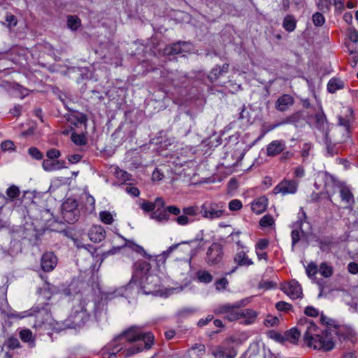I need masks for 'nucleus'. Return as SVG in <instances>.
Segmentation results:
<instances>
[{"mask_svg": "<svg viewBox=\"0 0 358 358\" xmlns=\"http://www.w3.org/2000/svg\"><path fill=\"white\" fill-rule=\"evenodd\" d=\"M294 103V98L287 94H285L277 99L275 103V108L280 111L285 112L289 109Z\"/></svg>", "mask_w": 358, "mask_h": 358, "instance_id": "18", "label": "nucleus"}, {"mask_svg": "<svg viewBox=\"0 0 358 358\" xmlns=\"http://www.w3.org/2000/svg\"><path fill=\"white\" fill-rule=\"evenodd\" d=\"M57 264V258L53 252H45L41 259V267L45 272L52 271Z\"/></svg>", "mask_w": 358, "mask_h": 358, "instance_id": "14", "label": "nucleus"}, {"mask_svg": "<svg viewBox=\"0 0 358 358\" xmlns=\"http://www.w3.org/2000/svg\"><path fill=\"white\" fill-rule=\"evenodd\" d=\"M111 171L122 182H125L130 180L131 175L126 171L120 169L118 166L111 167Z\"/></svg>", "mask_w": 358, "mask_h": 358, "instance_id": "27", "label": "nucleus"}, {"mask_svg": "<svg viewBox=\"0 0 358 358\" xmlns=\"http://www.w3.org/2000/svg\"><path fill=\"white\" fill-rule=\"evenodd\" d=\"M288 117L289 119L290 124L296 125L300 122L301 120L303 119V113L301 111H297Z\"/></svg>", "mask_w": 358, "mask_h": 358, "instance_id": "38", "label": "nucleus"}, {"mask_svg": "<svg viewBox=\"0 0 358 358\" xmlns=\"http://www.w3.org/2000/svg\"><path fill=\"white\" fill-rule=\"evenodd\" d=\"M222 72L220 71V66H216L214 67L208 75V78L213 82L217 80L220 75H222Z\"/></svg>", "mask_w": 358, "mask_h": 358, "instance_id": "41", "label": "nucleus"}, {"mask_svg": "<svg viewBox=\"0 0 358 358\" xmlns=\"http://www.w3.org/2000/svg\"><path fill=\"white\" fill-rule=\"evenodd\" d=\"M296 22L292 15H287L284 18L282 26L287 31H292L296 28Z\"/></svg>", "mask_w": 358, "mask_h": 358, "instance_id": "31", "label": "nucleus"}, {"mask_svg": "<svg viewBox=\"0 0 358 358\" xmlns=\"http://www.w3.org/2000/svg\"><path fill=\"white\" fill-rule=\"evenodd\" d=\"M286 148V143L282 140L272 141L266 147V155L268 157H275L282 152Z\"/></svg>", "mask_w": 358, "mask_h": 358, "instance_id": "16", "label": "nucleus"}, {"mask_svg": "<svg viewBox=\"0 0 358 358\" xmlns=\"http://www.w3.org/2000/svg\"><path fill=\"white\" fill-rule=\"evenodd\" d=\"M268 245V241L266 239H261L258 241L256 245V250H263L266 249Z\"/></svg>", "mask_w": 358, "mask_h": 358, "instance_id": "60", "label": "nucleus"}, {"mask_svg": "<svg viewBox=\"0 0 358 358\" xmlns=\"http://www.w3.org/2000/svg\"><path fill=\"white\" fill-rule=\"evenodd\" d=\"M6 22L8 27H15L17 24V18L12 14H7L6 16Z\"/></svg>", "mask_w": 358, "mask_h": 358, "instance_id": "56", "label": "nucleus"}, {"mask_svg": "<svg viewBox=\"0 0 358 358\" xmlns=\"http://www.w3.org/2000/svg\"><path fill=\"white\" fill-rule=\"evenodd\" d=\"M142 209L145 212L153 211L155 208V204L149 201H144L141 204Z\"/></svg>", "mask_w": 358, "mask_h": 358, "instance_id": "58", "label": "nucleus"}, {"mask_svg": "<svg viewBox=\"0 0 358 358\" xmlns=\"http://www.w3.org/2000/svg\"><path fill=\"white\" fill-rule=\"evenodd\" d=\"M13 147L14 143L10 141H6L1 145V148L3 151L11 150L13 149Z\"/></svg>", "mask_w": 358, "mask_h": 358, "instance_id": "63", "label": "nucleus"}, {"mask_svg": "<svg viewBox=\"0 0 358 358\" xmlns=\"http://www.w3.org/2000/svg\"><path fill=\"white\" fill-rule=\"evenodd\" d=\"M242 206V202L238 199H233L229 203V208L231 211L238 210Z\"/></svg>", "mask_w": 358, "mask_h": 358, "instance_id": "47", "label": "nucleus"}, {"mask_svg": "<svg viewBox=\"0 0 358 358\" xmlns=\"http://www.w3.org/2000/svg\"><path fill=\"white\" fill-rule=\"evenodd\" d=\"M34 315L36 317V322L38 326L45 324V323L50 324L51 315L50 310L46 306L45 307L38 308V306L34 308L32 310L29 311L22 312L20 313L14 312L9 315L10 317L12 318H24L25 317Z\"/></svg>", "mask_w": 358, "mask_h": 358, "instance_id": "5", "label": "nucleus"}, {"mask_svg": "<svg viewBox=\"0 0 358 358\" xmlns=\"http://www.w3.org/2000/svg\"><path fill=\"white\" fill-rule=\"evenodd\" d=\"M324 17L320 13H315L313 15V22L315 26H322L324 23Z\"/></svg>", "mask_w": 358, "mask_h": 358, "instance_id": "42", "label": "nucleus"}, {"mask_svg": "<svg viewBox=\"0 0 358 358\" xmlns=\"http://www.w3.org/2000/svg\"><path fill=\"white\" fill-rule=\"evenodd\" d=\"M343 87V83L339 79L332 78L327 85V90L330 93H334L336 90Z\"/></svg>", "mask_w": 358, "mask_h": 358, "instance_id": "30", "label": "nucleus"}, {"mask_svg": "<svg viewBox=\"0 0 358 358\" xmlns=\"http://www.w3.org/2000/svg\"><path fill=\"white\" fill-rule=\"evenodd\" d=\"M315 329V323L303 317L299 320L296 327L286 331L285 336L287 341L292 343H296L299 341L300 335L303 334V341L308 345L309 336L313 335Z\"/></svg>", "mask_w": 358, "mask_h": 358, "instance_id": "3", "label": "nucleus"}, {"mask_svg": "<svg viewBox=\"0 0 358 358\" xmlns=\"http://www.w3.org/2000/svg\"><path fill=\"white\" fill-rule=\"evenodd\" d=\"M302 216L303 217V220L301 219L300 224H299V229L300 231L298 229H294L292 230L291 233V237H292V250H294V248L295 245L299 243V241L301 239V236L305 235V231L303 229V226L305 223H306V215L304 211H302ZM307 224L309 225V224L307 222Z\"/></svg>", "mask_w": 358, "mask_h": 358, "instance_id": "20", "label": "nucleus"}, {"mask_svg": "<svg viewBox=\"0 0 358 358\" xmlns=\"http://www.w3.org/2000/svg\"><path fill=\"white\" fill-rule=\"evenodd\" d=\"M174 220L179 225H181V226L187 225L194 221L193 219H191L190 217H189L184 213H182V215L180 214L176 218H175Z\"/></svg>", "mask_w": 358, "mask_h": 358, "instance_id": "35", "label": "nucleus"}, {"mask_svg": "<svg viewBox=\"0 0 358 358\" xmlns=\"http://www.w3.org/2000/svg\"><path fill=\"white\" fill-rule=\"evenodd\" d=\"M294 176L295 178H301L305 176V169L302 166H299L294 169Z\"/></svg>", "mask_w": 358, "mask_h": 358, "instance_id": "59", "label": "nucleus"}, {"mask_svg": "<svg viewBox=\"0 0 358 358\" xmlns=\"http://www.w3.org/2000/svg\"><path fill=\"white\" fill-rule=\"evenodd\" d=\"M80 24V20L77 16L70 15L68 17L67 25L71 30H76Z\"/></svg>", "mask_w": 358, "mask_h": 358, "instance_id": "34", "label": "nucleus"}, {"mask_svg": "<svg viewBox=\"0 0 358 358\" xmlns=\"http://www.w3.org/2000/svg\"><path fill=\"white\" fill-rule=\"evenodd\" d=\"M310 148H311V144H310V143H305L303 145V149L301 150V156L303 158V161H305L306 159L308 157V155H309V150H310Z\"/></svg>", "mask_w": 358, "mask_h": 358, "instance_id": "62", "label": "nucleus"}, {"mask_svg": "<svg viewBox=\"0 0 358 358\" xmlns=\"http://www.w3.org/2000/svg\"><path fill=\"white\" fill-rule=\"evenodd\" d=\"M140 289L144 294H161L159 289V278L156 275H149L138 283Z\"/></svg>", "mask_w": 358, "mask_h": 358, "instance_id": "8", "label": "nucleus"}, {"mask_svg": "<svg viewBox=\"0 0 358 358\" xmlns=\"http://www.w3.org/2000/svg\"><path fill=\"white\" fill-rule=\"evenodd\" d=\"M200 213L201 215L208 220L222 217L225 213V204L223 202H205L201 206Z\"/></svg>", "mask_w": 358, "mask_h": 358, "instance_id": "6", "label": "nucleus"}, {"mask_svg": "<svg viewBox=\"0 0 358 358\" xmlns=\"http://www.w3.org/2000/svg\"><path fill=\"white\" fill-rule=\"evenodd\" d=\"M234 262L236 264V266L230 272L227 273L229 275L235 272L238 266H249L253 264L252 259L247 255V252L244 250H241L236 253L234 257Z\"/></svg>", "mask_w": 358, "mask_h": 358, "instance_id": "17", "label": "nucleus"}, {"mask_svg": "<svg viewBox=\"0 0 358 358\" xmlns=\"http://www.w3.org/2000/svg\"><path fill=\"white\" fill-rule=\"evenodd\" d=\"M28 152L34 159L36 160H40L43 158L42 153L38 148L35 147L30 148L28 150Z\"/></svg>", "mask_w": 358, "mask_h": 358, "instance_id": "48", "label": "nucleus"}, {"mask_svg": "<svg viewBox=\"0 0 358 358\" xmlns=\"http://www.w3.org/2000/svg\"><path fill=\"white\" fill-rule=\"evenodd\" d=\"M88 236L92 241L99 243L105 238L106 231L103 227L94 225L90 229Z\"/></svg>", "mask_w": 358, "mask_h": 358, "instance_id": "22", "label": "nucleus"}, {"mask_svg": "<svg viewBox=\"0 0 358 358\" xmlns=\"http://www.w3.org/2000/svg\"><path fill=\"white\" fill-rule=\"evenodd\" d=\"M259 287L266 289H273L276 287V283L273 281L262 280L259 283Z\"/></svg>", "mask_w": 358, "mask_h": 358, "instance_id": "54", "label": "nucleus"}, {"mask_svg": "<svg viewBox=\"0 0 358 358\" xmlns=\"http://www.w3.org/2000/svg\"><path fill=\"white\" fill-rule=\"evenodd\" d=\"M222 247L217 243H213L208 249L206 261L209 265H215L222 259Z\"/></svg>", "mask_w": 358, "mask_h": 358, "instance_id": "11", "label": "nucleus"}, {"mask_svg": "<svg viewBox=\"0 0 358 358\" xmlns=\"http://www.w3.org/2000/svg\"><path fill=\"white\" fill-rule=\"evenodd\" d=\"M308 276L313 279L316 273L319 271L318 267L316 264L311 262L306 268Z\"/></svg>", "mask_w": 358, "mask_h": 358, "instance_id": "36", "label": "nucleus"}, {"mask_svg": "<svg viewBox=\"0 0 358 358\" xmlns=\"http://www.w3.org/2000/svg\"><path fill=\"white\" fill-rule=\"evenodd\" d=\"M212 355L215 358H235L237 355V351L233 346L218 345L212 352Z\"/></svg>", "mask_w": 358, "mask_h": 358, "instance_id": "15", "label": "nucleus"}, {"mask_svg": "<svg viewBox=\"0 0 358 358\" xmlns=\"http://www.w3.org/2000/svg\"><path fill=\"white\" fill-rule=\"evenodd\" d=\"M85 301H81L79 306L74 308L70 315V320L73 327H79L84 324L89 318L88 310L86 308Z\"/></svg>", "mask_w": 358, "mask_h": 358, "instance_id": "10", "label": "nucleus"}, {"mask_svg": "<svg viewBox=\"0 0 358 358\" xmlns=\"http://www.w3.org/2000/svg\"><path fill=\"white\" fill-rule=\"evenodd\" d=\"M273 218L270 215H266L260 220V225L263 227H270L273 224Z\"/></svg>", "mask_w": 358, "mask_h": 358, "instance_id": "40", "label": "nucleus"}, {"mask_svg": "<svg viewBox=\"0 0 358 358\" xmlns=\"http://www.w3.org/2000/svg\"><path fill=\"white\" fill-rule=\"evenodd\" d=\"M191 50V45L187 42H178L173 43L165 49L168 55H177L182 52H187Z\"/></svg>", "mask_w": 358, "mask_h": 358, "instance_id": "19", "label": "nucleus"}, {"mask_svg": "<svg viewBox=\"0 0 358 358\" xmlns=\"http://www.w3.org/2000/svg\"><path fill=\"white\" fill-rule=\"evenodd\" d=\"M275 308L280 311H288L292 309V306L291 304L285 301H279L275 304Z\"/></svg>", "mask_w": 358, "mask_h": 358, "instance_id": "49", "label": "nucleus"}, {"mask_svg": "<svg viewBox=\"0 0 358 358\" xmlns=\"http://www.w3.org/2000/svg\"><path fill=\"white\" fill-rule=\"evenodd\" d=\"M203 241V238L202 237L199 238V236H197L196 238L189 241H182L180 243L173 244V245H171L166 250H165L162 252L163 255L168 258L173 251L177 250L180 246V245L192 244V243H196V241Z\"/></svg>", "mask_w": 358, "mask_h": 358, "instance_id": "28", "label": "nucleus"}, {"mask_svg": "<svg viewBox=\"0 0 358 358\" xmlns=\"http://www.w3.org/2000/svg\"><path fill=\"white\" fill-rule=\"evenodd\" d=\"M241 318H248L250 320H252L256 317V313L251 309H241Z\"/></svg>", "mask_w": 358, "mask_h": 358, "instance_id": "46", "label": "nucleus"}, {"mask_svg": "<svg viewBox=\"0 0 358 358\" xmlns=\"http://www.w3.org/2000/svg\"><path fill=\"white\" fill-rule=\"evenodd\" d=\"M46 155L48 158V159L56 160L57 158L60 157L61 154L59 150L55 148H52L47 152Z\"/></svg>", "mask_w": 358, "mask_h": 358, "instance_id": "51", "label": "nucleus"}, {"mask_svg": "<svg viewBox=\"0 0 358 358\" xmlns=\"http://www.w3.org/2000/svg\"><path fill=\"white\" fill-rule=\"evenodd\" d=\"M281 289L292 299L300 298L302 296L301 285L295 280L282 285Z\"/></svg>", "mask_w": 358, "mask_h": 358, "instance_id": "13", "label": "nucleus"}, {"mask_svg": "<svg viewBox=\"0 0 358 358\" xmlns=\"http://www.w3.org/2000/svg\"><path fill=\"white\" fill-rule=\"evenodd\" d=\"M304 313L310 317H317L319 315V311L313 306H308L304 310Z\"/></svg>", "mask_w": 358, "mask_h": 358, "instance_id": "57", "label": "nucleus"}, {"mask_svg": "<svg viewBox=\"0 0 358 358\" xmlns=\"http://www.w3.org/2000/svg\"><path fill=\"white\" fill-rule=\"evenodd\" d=\"M331 0H319L317 2V8L322 12H327L330 10Z\"/></svg>", "mask_w": 358, "mask_h": 358, "instance_id": "39", "label": "nucleus"}, {"mask_svg": "<svg viewBox=\"0 0 358 358\" xmlns=\"http://www.w3.org/2000/svg\"><path fill=\"white\" fill-rule=\"evenodd\" d=\"M339 192L341 200L347 205L346 208L352 209L355 203V199L350 189L346 186H343L341 187Z\"/></svg>", "mask_w": 358, "mask_h": 358, "instance_id": "24", "label": "nucleus"}, {"mask_svg": "<svg viewBox=\"0 0 358 358\" xmlns=\"http://www.w3.org/2000/svg\"><path fill=\"white\" fill-rule=\"evenodd\" d=\"M73 242H74V245L78 248H83V249L87 250L91 254L93 253V252L91 251V249L94 250V248H93V247L92 245H85L80 241H79L78 239H74Z\"/></svg>", "mask_w": 358, "mask_h": 358, "instance_id": "55", "label": "nucleus"}, {"mask_svg": "<svg viewBox=\"0 0 358 358\" xmlns=\"http://www.w3.org/2000/svg\"><path fill=\"white\" fill-rule=\"evenodd\" d=\"M348 270L352 274L358 273V264L355 262H350L348 265Z\"/></svg>", "mask_w": 358, "mask_h": 358, "instance_id": "64", "label": "nucleus"}, {"mask_svg": "<svg viewBox=\"0 0 358 358\" xmlns=\"http://www.w3.org/2000/svg\"><path fill=\"white\" fill-rule=\"evenodd\" d=\"M299 186L298 182L294 180H283L276 185L273 192V194H282V195L288 194H295Z\"/></svg>", "mask_w": 358, "mask_h": 358, "instance_id": "12", "label": "nucleus"}, {"mask_svg": "<svg viewBox=\"0 0 358 358\" xmlns=\"http://www.w3.org/2000/svg\"><path fill=\"white\" fill-rule=\"evenodd\" d=\"M196 276L199 282L203 283H210L213 280V275L207 271H199Z\"/></svg>", "mask_w": 358, "mask_h": 358, "instance_id": "32", "label": "nucleus"}, {"mask_svg": "<svg viewBox=\"0 0 358 358\" xmlns=\"http://www.w3.org/2000/svg\"><path fill=\"white\" fill-rule=\"evenodd\" d=\"M315 122L317 128L324 132L325 143L328 146V124L326 116L322 110L315 115Z\"/></svg>", "mask_w": 358, "mask_h": 358, "instance_id": "21", "label": "nucleus"}, {"mask_svg": "<svg viewBox=\"0 0 358 358\" xmlns=\"http://www.w3.org/2000/svg\"><path fill=\"white\" fill-rule=\"evenodd\" d=\"M6 345L8 348L11 350H15L20 348V343L17 338H10L8 339L6 342Z\"/></svg>", "mask_w": 358, "mask_h": 358, "instance_id": "44", "label": "nucleus"}, {"mask_svg": "<svg viewBox=\"0 0 358 358\" xmlns=\"http://www.w3.org/2000/svg\"><path fill=\"white\" fill-rule=\"evenodd\" d=\"M154 341L150 332L143 333L137 327H131L120 334L106 347L108 358H127L143 349H150Z\"/></svg>", "mask_w": 358, "mask_h": 358, "instance_id": "1", "label": "nucleus"}, {"mask_svg": "<svg viewBox=\"0 0 358 358\" xmlns=\"http://www.w3.org/2000/svg\"><path fill=\"white\" fill-rule=\"evenodd\" d=\"M199 209L196 206H188L182 209V213L189 217L196 216L198 214Z\"/></svg>", "mask_w": 358, "mask_h": 358, "instance_id": "45", "label": "nucleus"}, {"mask_svg": "<svg viewBox=\"0 0 358 358\" xmlns=\"http://www.w3.org/2000/svg\"><path fill=\"white\" fill-rule=\"evenodd\" d=\"M134 272L132 275V278L129 283V287H131L133 284H138L140 281L145 279L148 276L149 272L151 269L150 264L143 260L136 262L134 264Z\"/></svg>", "mask_w": 358, "mask_h": 358, "instance_id": "9", "label": "nucleus"}, {"mask_svg": "<svg viewBox=\"0 0 358 358\" xmlns=\"http://www.w3.org/2000/svg\"><path fill=\"white\" fill-rule=\"evenodd\" d=\"M315 331L313 335H310L308 341V346L315 350L329 351L335 345V338L337 331L335 328L327 327L324 330H320L315 324Z\"/></svg>", "mask_w": 358, "mask_h": 358, "instance_id": "2", "label": "nucleus"}, {"mask_svg": "<svg viewBox=\"0 0 358 358\" xmlns=\"http://www.w3.org/2000/svg\"><path fill=\"white\" fill-rule=\"evenodd\" d=\"M319 272L323 277L329 278L333 275V268L324 262L320 264Z\"/></svg>", "mask_w": 358, "mask_h": 358, "instance_id": "33", "label": "nucleus"}, {"mask_svg": "<svg viewBox=\"0 0 358 358\" xmlns=\"http://www.w3.org/2000/svg\"><path fill=\"white\" fill-rule=\"evenodd\" d=\"M99 215L101 221L106 224H110L113 221L112 215L108 211H102Z\"/></svg>", "mask_w": 358, "mask_h": 358, "instance_id": "43", "label": "nucleus"}, {"mask_svg": "<svg viewBox=\"0 0 358 358\" xmlns=\"http://www.w3.org/2000/svg\"><path fill=\"white\" fill-rule=\"evenodd\" d=\"M66 162L63 160H49L45 159L43 162L42 166L45 171H54L66 167Z\"/></svg>", "mask_w": 358, "mask_h": 358, "instance_id": "23", "label": "nucleus"}, {"mask_svg": "<svg viewBox=\"0 0 358 358\" xmlns=\"http://www.w3.org/2000/svg\"><path fill=\"white\" fill-rule=\"evenodd\" d=\"M348 35L350 41L353 43L358 42V31L354 28H350L348 31Z\"/></svg>", "mask_w": 358, "mask_h": 358, "instance_id": "50", "label": "nucleus"}, {"mask_svg": "<svg viewBox=\"0 0 358 358\" xmlns=\"http://www.w3.org/2000/svg\"><path fill=\"white\" fill-rule=\"evenodd\" d=\"M278 318L276 317H268L265 321L264 324L266 327H273L278 322Z\"/></svg>", "mask_w": 358, "mask_h": 358, "instance_id": "61", "label": "nucleus"}, {"mask_svg": "<svg viewBox=\"0 0 358 358\" xmlns=\"http://www.w3.org/2000/svg\"><path fill=\"white\" fill-rule=\"evenodd\" d=\"M71 140L76 145H82L85 143L83 136L76 133L72 134Z\"/></svg>", "mask_w": 358, "mask_h": 358, "instance_id": "52", "label": "nucleus"}, {"mask_svg": "<svg viewBox=\"0 0 358 358\" xmlns=\"http://www.w3.org/2000/svg\"><path fill=\"white\" fill-rule=\"evenodd\" d=\"M229 282L227 278H222L221 279L217 280L215 282V287L217 290L224 289L228 285Z\"/></svg>", "mask_w": 358, "mask_h": 358, "instance_id": "53", "label": "nucleus"}, {"mask_svg": "<svg viewBox=\"0 0 358 358\" xmlns=\"http://www.w3.org/2000/svg\"><path fill=\"white\" fill-rule=\"evenodd\" d=\"M268 205V199L266 196H261L252 203V210L257 214L263 213Z\"/></svg>", "mask_w": 358, "mask_h": 358, "instance_id": "26", "label": "nucleus"}, {"mask_svg": "<svg viewBox=\"0 0 358 358\" xmlns=\"http://www.w3.org/2000/svg\"><path fill=\"white\" fill-rule=\"evenodd\" d=\"M249 302L248 299H243L234 303H226L220 306L215 310L216 314H224L229 321H235L241 318V308L245 306Z\"/></svg>", "mask_w": 358, "mask_h": 358, "instance_id": "4", "label": "nucleus"}, {"mask_svg": "<svg viewBox=\"0 0 358 358\" xmlns=\"http://www.w3.org/2000/svg\"><path fill=\"white\" fill-rule=\"evenodd\" d=\"M150 218L159 222H166L169 220V216L166 210L161 211L159 209L152 212Z\"/></svg>", "mask_w": 358, "mask_h": 358, "instance_id": "29", "label": "nucleus"}, {"mask_svg": "<svg viewBox=\"0 0 358 358\" xmlns=\"http://www.w3.org/2000/svg\"><path fill=\"white\" fill-rule=\"evenodd\" d=\"M62 214L66 222L75 223L80 216L77 201L73 199H67L62 205Z\"/></svg>", "mask_w": 358, "mask_h": 358, "instance_id": "7", "label": "nucleus"}, {"mask_svg": "<svg viewBox=\"0 0 358 358\" xmlns=\"http://www.w3.org/2000/svg\"><path fill=\"white\" fill-rule=\"evenodd\" d=\"M19 336L22 341L25 343L28 348H33L36 345L35 336L30 329H25L20 331Z\"/></svg>", "mask_w": 358, "mask_h": 358, "instance_id": "25", "label": "nucleus"}, {"mask_svg": "<svg viewBox=\"0 0 358 358\" xmlns=\"http://www.w3.org/2000/svg\"><path fill=\"white\" fill-rule=\"evenodd\" d=\"M20 192L18 187L15 185H11L6 190V194L10 199L17 198L20 195Z\"/></svg>", "mask_w": 358, "mask_h": 358, "instance_id": "37", "label": "nucleus"}]
</instances>
